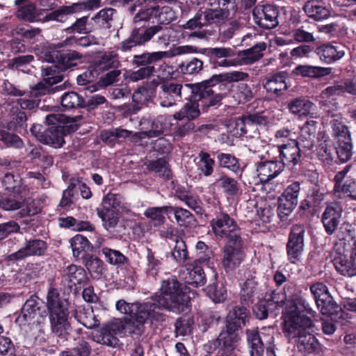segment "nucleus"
I'll return each instance as SVG.
<instances>
[{
  "mask_svg": "<svg viewBox=\"0 0 356 356\" xmlns=\"http://www.w3.org/2000/svg\"><path fill=\"white\" fill-rule=\"evenodd\" d=\"M189 296L182 291L177 280L168 278L164 280L161 287V295L155 300L144 303H134L132 318L145 323L147 319L155 321H163V315L161 308L168 311L180 313L188 307Z\"/></svg>",
  "mask_w": 356,
  "mask_h": 356,
  "instance_id": "1",
  "label": "nucleus"
},
{
  "mask_svg": "<svg viewBox=\"0 0 356 356\" xmlns=\"http://www.w3.org/2000/svg\"><path fill=\"white\" fill-rule=\"evenodd\" d=\"M305 312L311 315L315 313L302 298L298 297L287 303L282 314V331L289 340L297 339L313 327L312 320L302 314Z\"/></svg>",
  "mask_w": 356,
  "mask_h": 356,
  "instance_id": "2",
  "label": "nucleus"
},
{
  "mask_svg": "<svg viewBox=\"0 0 356 356\" xmlns=\"http://www.w3.org/2000/svg\"><path fill=\"white\" fill-rule=\"evenodd\" d=\"M47 307L49 314L51 330L58 336L63 335L70 327L67 301L60 298L56 289L52 288L47 296Z\"/></svg>",
  "mask_w": 356,
  "mask_h": 356,
  "instance_id": "3",
  "label": "nucleus"
},
{
  "mask_svg": "<svg viewBox=\"0 0 356 356\" xmlns=\"http://www.w3.org/2000/svg\"><path fill=\"white\" fill-rule=\"evenodd\" d=\"M45 119L47 123L52 126L46 129L44 144L58 148L65 143L64 137L70 131V128L72 131L76 129V127L72 125L69 126L68 124L79 121L82 119V116L76 115L70 118L60 113H53L47 115Z\"/></svg>",
  "mask_w": 356,
  "mask_h": 356,
  "instance_id": "4",
  "label": "nucleus"
},
{
  "mask_svg": "<svg viewBox=\"0 0 356 356\" xmlns=\"http://www.w3.org/2000/svg\"><path fill=\"white\" fill-rule=\"evenodd\" d=\"M259 332L257 330H247V339L252 356H261L266 346L268 356H275L273 347L274 330L271 327L264 328Z\"/></svg>",
  "mask_w": 356,
  "mask_h": 356,
  "instance_id": "5",
  "label": "nucleus"
},
{
  "mask_svg": "<svg viewBox=\"0 0 356 356\" xmlns=\"http://www.w3.org/2000/svg\"><path fill=\"white\" fill-rule=\"evenodd\" d=\"M121 203L120 195L108 193L104 197L102 207L97 209V215L106 229L114 227L118 224Z\"/></svg>",
  "mask_w": 356,
  "mask_h": 356,
  "instance_id": "6",
  "label": "nucleus"
},
{
  "mask_svg": "<svg viewBox=\"0 0 356 356\" xmlns=\"http://www.w3.org/2000/svg\"><path fill=\"white\" fill-rule=\"evenodd\" d=\"M214 235L220 238L233 241L241 238L240 228L236 222L228 214L222 213L217 215L211 221Z\"/></svg>",
  "mask_w": 356,
  "mask_h": 356,
  "instance_id": "7",
  "label": "nucleus"
},
{
  "mask_svg": "<svg viewBox=\"0 0 356 356\" xmlns=\"http://www.w3.org/2000/svg\"><path fill=\"white\" fill-rule=\"evenodd\" d=\"M100 6V0H85L73 3L69 6H62L47 15V20L56 21L60 23L65 22L68 16L80 13L84 10L97 8Z\"/></svg>",
  "mask_w": 356,
  "mask_h": 356,
  "instance_id": "8",
  "label": "nucleus"
},
{
  "mask_svg": "<svg viewBox=\"0 0 356 356\" xmlns=\"http://www.w3.org/2000/svg\"><path fill=\"white\" fill-rule=\"evenodd\" d=\"M305 229L302 225L292 227L286 243L288 260L292 264L300 261L305 249Z\"/></svg>",
  "mask_w": 356,
  "mask_h": 356,
  "instance_id": "9",
  "label": "nucleus"
},
{
  "mask_svg": "<svg viewBox=\"0 0 356 356\" xmlns=\"http://www.w3.org/2000/svg\"><path fill=\"white\" fill-rule=\"evenodd\" d=\"M60 81L59 76H48L42 81L38 83L30 92L29 98L20 99L17 101L22 110H33L38 106V100L36 98L44 95L54 90L51 86Z\"/></svg>",
  "mask_w": 356,
  "mask_h": 356,
  "instance_id": "10",
  "label": "nucleus"
},
{
  "mask_svg": "<svg viewBox=\"0 0 356 356\" xmlns=\"http://www.w3.org/2000/svg\"><path fill=\"white\" fill-rule=\"evenodd\" d=\"M241 238L228 241L222 249V266L228 272L238 266L244 259Z\"/></svg>",
  "mask_w": 356,
  "mask_h": 356,
  "instance_id": "11",
  "label": "nucleus"
},
{
  "mask_svg": "<svg viewBox=\"0 0 356 356\" xmlns=\"http://www.w3.org/2000/svg\"><path fill=\"white\" fill-rule=\"evenodd\" d=\"M214 80H218L217 75L213 76L211 79L197 84L194 89L195 99L199 100L201 108L203 111L218 105L222 100V95L219 93H214L211 86Z\"/></svg>",
  "mask_w": 356,
  "mask_h": 356,
  "instance_id": "12",
  "label": "nucleus"
},
{
  "mask_svg": "<svg viewBox=\"0 0 356 356\" xmlns=\"http://www.w3.org/2000/svg\"><path fill=\"white\" fill-rule=\"evenodd\" d=\"M265 154L259 156L263 161L257 163V175L261 182L265 183L274 179L284 170V164L275 159L273 154L268 159L266 149Z\"/></svg>",
  "mask_w": 356,
  "mask_h": 356,
  "instance_id": "13",
  "label": "nucleus"
},
{
  "mask_svg": "<svg viewBox=\"0 0 356 356\" xmlns=\"http://www.w3.org/2000/svg\"><path fill=\"white\" fill-rule=\"evenodd\" d=\"M348 167L338 172L334 178L333 195L338 198L350 197L356 200V179L346 177Z\"/></svg>",
  "mask_w": 356,
  "mask_h": 356,
  "instance_id": "14",
  "label": "nucleus"
},
{
  "mask_svg": "<svg viewBox=\"0 0 356 356\" xmlns=\"http://www.w3.org/2000/svg\"><path fill=\"white\" fill-rule=\"evenodd\" d=\"M279 11L273 5H258L252 11L253 19L255 24L263 29H273L278 24L277 17Z\"/></svg>",
  "mask_w": 356,
  "mask_h": 356,
  "instance_id": "15",
  "label": "nucleus"
},
{
  "mask_svg": "<svg viewBox=\"0 0 356 356\" xmlns=\"http://www.w3.org/2000/svg\"><path fill=\"white\" fill-rule=\"evenodd\" d=\"M297 143H291V145L284 146L279 149L275 147H270V145L264 146V149H266L268 159L270 158V154L279 153L280 161L284 164V167L286 165H295L300 159V152L302 149L297 145Z\"/></svg>",
  "mask_w": 356,
  "mask_h": 356,
  "instance_id": "16",
  "label": "nucleus"
},
{
  "mask_svg": "<svg viewBox=\"0 0 356 356\" xmlns=\"http://www.w3.org/2000/svg\"><path fill=\"white\" fill-rule=\"evenodd\" d=\"M300 184L294 181L287 186L280 198L278 211L280 215L289 216L295 209L298 202Z\"/></svg>",
  "mask_w": 356,
  "mask_h": 356,
  "instance_id": "17",
  "label": "nucleus"
},
{
  "mask_svg": "<svg viewBox=\"0 0 356 356\" xmlns=\"http://www.w3.org/2000/svg\"><path fill=\"white\" fill-rule=\"evenodd\" d=\"M125 321L114 319L106 325L97 337V342L108 346H115L118 343L117 335L124 334Z\"/></svg>",
  "mask_w": 356,
  "mask_h": 356,
  "instance_id": "18",
  "label": "nucleus"
},
{
  "mask_svg": "<svg viewBox=\"0 0 356 356\" xmlns=\"http://www.w3.org/2000/svg\"><path fill=\"white\" fill-rule=\"evenodd\" d=\"M287 108L290 113L298 119L317 118L316 106L309 99L304 97L291 99L287 103Z\"/></svg>",
  "mask_w": 356,
  "mask_h": 356,
  "instance_id": "19",
  "label": "nucleus"
},
{
  "mask_svg": "<svg viewBox=\"0 0 356 356\" xmlns=\"http://www.w3.org/2000/svg\"><path fill=\"white\" fill-rule=\"evenodd\" d=\"M82 58V55L76 51H69L67 52L60 51H53L50 53L48 62L53 65L49 67L51 70L52 67H57L60 71H65L68 68L75 66L77 61Z\"/></svg>",
  "mask_w": 356,
  "mask_h": 356,
  "instance_id": "20",
  "label": "nucleus"
},
{
  "mask_svg": "<svg viewBox=\"0 0 356 356\" xmlns=\"http://www.w3.org/2000/svg\"><path fill=\"white\" fill-rule=\"evenodd\" d=\"M150 122L151 129L149 130L138 132L134 135L136 141L137 139L159 137L172 127L171 117L167 115H159L150 120Z\"/></svg>",
  "mask_w": 356,
  "mask_h": 356,
  "instance_id": "21",
  "label": "nucleus"
},
{
  "mask_svg": "<svg viewBox=\"0 0 356 356\" xmlns=\"http://www.w3.org/2000/svg\"><path fill=\"white\" fill-rule=\"evenodd\" d=\"M342 213L339 204L332 202L328 204L323 215L321 221L327 234H332L338 227Z\"/></svg>",
  "mask_w": 356,
  "mask_h": 356,
  "instance_id": "22",
  "label": "nucleus"
},
{
  "mask_svg": "<svg viewBox=\"0 0 356 356\" xmlns=\"http://www.w3.org/2000/svg\"><path fill=\"white\" fill-rule=\"evenodd\" d=\"M316 53L321 60L332 63L341 59L345 54V47L337 42L325 43L316 49Z\"/></svg>",
  "mask_w": 356,
  "mask_h": 356,
  "instance_id": "23",
  "label": "nucleus"
},
{
  "mask_svg": "<svg viewBox=\"0 0 356 356\" xmlns=\"http://www.w3.org/2000/svg\"><path fill=\"white\" fill-rule=\"evenodd\" d=\"M211 251H208L203 257L200 256L198 259L192 265H188L186 270L188 271V277H185L186 282L188 284L198 286H202L206 282L205 274L198 263H206L211 257Z\"/></svg>",
  "mask_w": 356,
  "mask_h": 356,
  "instance_id": "24",
  "label": "nucleus"
},
{
  "mask_svg": "<svg viewBox=\"0 0 356 356\" xmlns=\"http://www.w3.org/2000/svg\"><path fill=\"white\" fill-rule=\"evenodd\" d=\"M47 248L46 242L42 240H31L26 243L24 247L10 254V259L11 260H18L30 256H40L44 254Z\"/></svg>",
  "mask_w": 356,
  "mask_h": 356,
  "instance_id": "25",
  "label": "nucleus"
},
{
  "mask_svg": "<svg viewBox=\"0 0 356 356\" xmlns=\"http://www.w3.org/2000/svg\"><path fill=\"white\" fill-rule=\"evenodd\" d=\"M183 86L179 83H164L161 86L159 97L161 106L170 107L175 104V101L181 97Z\"/></svg>",
  "mask_w": 356,
  "mask_h": 356,
  "instance_id": "26",
  "label": "nucleus"
},
{
  "mask_svg": "<svg viewBox=\"0 0 356 356\" xmlns=\"http://www.w3.org/2000/svg\"><path fill=\"white\" fill-rule=\"evenodd\" d=\"M63 277L70 288L84 286L88 281L85 270L81 266L74 264L68 266L63 270Z\"/></svg>",
  "mask_w": 356,
  "mask_h": 356,
  "instance_id": "27",
  "label": "nucleus"
},
{
  "mask_svg": "<svg viewBox=\"0 0 356 356\" xmlns=\"http://www.w3.org/2000/svg\"><path fill=\"white\" fill-rule=\"evenodd\" d=\"M303 10L309 18L316 21H322L330 16V10L323 0L307 1Z\"/></svg>",
  "mask_w": 356,
  "mask_h": 356,
  "instance_id": "28",
  "label": "nucleus"
},
{
  "mask_svg": "<svg viewBox=\"0 0 356 356\" xmlns=\"http://www.w3.org/2000/svg\"><path fill=\"white\" fill-rule=\"evenodd\" d=\"M39 300L37 296H31L24 304L21 312L16 318L19 325L31 323L39 315Z\"/></svg>",
  "mask_w": 356,
  "mask_h": 356,
  "instance_id": "29",
  "label": "nucleus"
},
{
  "mask_svg": "<svg viewBox=\"0 0 356 356\" xmlns=\"http://www.w3.org/2000/svg\"><path fill=\"white\" fill-rule=\"evenodd\" d=\"M332 262L335 269L342 275L353 277L356 275V262L348 256L335 252L332 256Z\"/></svg>",
  "mask_w": 356,
  "mask_h": 356,
  "instance_id": "30",
  "label": "nucleus"
},
{
  "mask_svg": "<svg viewBox=\"0 0 356 356\" xmlns=\"http://www.w3.org/2000/svg\"><path fill=\"white\" fill-rule=\"evenodd\" d=\"M194 93L191 99L185 103L182 108L173 115L174 119L177 120H188L189 121L193 120L197 118L200 115V107L199 100L195 99V90H193Z\"/></svg>",
  "mask_w": 356,
  "mask_h": 356,
  "instance_id": "31",
  "label": "nucleus"
},
{
  "mask_svg": "<svg viewBox=\"0 0 356 356\" xmlns=\"http://www.w3.org/2000/svg\"><path fill=\"white\" fill-rule=\"evenodd\" d=\"M318 157L323 162L330 163L334 159L335 154V147L332 141L329 138L328 135L323 131L318 133Z\"/></svg>",
  "mask_w": 356,
  "mask_h": 356,
  "instance_id": "32",
  "label": "nucleus"
},
{
  "mask_svg": "<svg viewBox=\"0 0 356 356\" xmlns=\"http://www.w3.org/2000/svg\"><path fill=\"white\" fill-rule=\"evenodd\" d=\"M234 326L227 324L217 339L218 344L220 346L222 345L225 348L223 351L227 353L234 350L238 341V337L236 332L238 329Z\"/></svg>",
  "mask_w": 356,
  "mask_h": 356,
  "instance_id": "33",
  "label": "nucleus"
},
{
  "mask_svg": "<svg viewBox=\"0 0 356 356\" xmlns=\"http://www.w3.org/2000/svg\"><path fill=\"white\" fill-rule=\"evenodd\" d=\"M249 316L248 309L244 306L235 307L227 316V324L235 325L238 329L244 325Z\"/></svg>",
  "mask_w": 356,
  "mask_h": 356,
  "instance_id": "34",
  "label": "nucleus"
},
{
  "mask_svg": "<svg viewBox=\"0 0 356 356\" xmlns=\"http://www.w3.org/2000/svg\"><path fill=\"white\" fill-rule=\"evenodd\" d=\"M171 55L168 51H156L152 53H144L140 55H135L133 58V63L137 66H147L152 63L162 60L163 58H169Z\"/></svg>",
  "mask_w": 356,
  "mask_h": 356,
  "instance_id": "35",
  "label": "nucleus"
},
{
  "mask_svg": "<svg viewBox=\"0 0 356 356\" xmlns=\"http://www.w3.org/2000/svg\"><path fill=\"white\" fill-rule=\"evenodd\" d=\"M294 73L305 77L318 78L330 74L331 68L300 65L294 69Z\"/></svg>",
  "mask_w": 356,
  "mask_h": 356,
  "instance_id": "36",
  "label": "nucleus"
},
{
  "mask_svg": "<svg viewBox=\"0 0 356 356\" xmlns=\"http://www.w3.org/2000/svg\"><path fill=\"white\" fill-rule=\"evenodd\" d=\"M84 264L93 278H100L106 272V265L99 257L94 255H88L84 261Z\"/></svg>",
  "mask_w": 356,
  "mask_h": 356,
  "instance_id": "37",
  "label": "nucleus"
},
{
  "mask_svg": "<svg viewBox=\"0 0 356 356\" xmlns=\"http://www.w3.org/2000/svg\"><path fill=\"white\" fill-rule=\"evenodd\" d=\"M266 49V44L265 42H259L252 48L244 50L241 53V65L252 64L263 56V51Z\"/></svg>",
  "mask_w": 356,
  "mask_h": 356,
  "instance_id": "38",
  "label": "nucleus"
},
{
  "mask_svg": "<svg viewBox=\"0 0 356 356\" xmlns=\"http://www.w3.org/2000/svg\"><path fill=\"white\" fill-rule=\"evenodd\" d=\"M73 256L76 258L83 257V254L92 249L91 244L88 238L83 235L76 234L70 239Z\"/></svg>",
  "mask_w": 356,
  "mask_h": 356,
  "instance_id": "39",
  "label": "nucleus"
},
{
  "mask_svg": "<svg viewBox=\"0 0 356 356\" xmlns=\"http://www.w3.org/2000/svg\"><path fill=\"white\" fill-rule=\"evenodd\" d=\"M264 87L268 92L280 95L288 88L286 77L282 74H275L270 77L264 84Z\"/></svg>",
  "mask_w": 356,
  "mask_h": 356,
  "instance_id": "40",
  "label": "nucleus"
},
{
  "mask_svg": "<svg viewBox=\"0 0 356 356\" xmlns=\"http://www.w3.org/2000/svg\"><path fill=\"white\" fill-rule=\"evenodd\" d=\"M195 161L196 162L197 168L201 174L205 177L211 175L213 172L215 161L209 153L201 151Z\"/></svg>",
  "mask_w": 356,
  "mask_h": 356,
  "instance_id": "41",
  "label": "nucleus"
},
{
  "mask_svg": "<svg viewBox=\"0 0 356 356\" xmlns=\"http://www.w3.org/2000/svg\"><path fill=\"white\" fill-rule=\"evenodd\" d=\"M258 295L257 282L254 277H248L241 284V298L247 303L252 302Z\"/></svg>",
  "mask_w": 356,
  "mask_h": 356,
  "instance_id": "42",
  "label": "nucleus"
},
{
  "mask_svg": "<svg viewBox=\"0 0 356 356\" xmlns=\"http://www.w3.org/2000/svg\"><path fill=\"white\" fill-rule=\"evenodd\" d=\"M316 304L323 315L331 316L337 313V315L340 314V316L343 317L344 314L331 296L318 300Z\"/></svg>",
  "mask_w": 356,
  "mask_h": 356,
  "instance_id": "43",
  "label": "nucleus"
},
{
  "mask_svg": "<svg viewBox=\"0 0 356 356\" xmlns=\"http://www.w3.org/2000/svg\"><path fill=\"white\" fill-rule=\"evenodd\" d=\"M298 136L293 129H281L276 131L275 135V141L276 143L275 148H280L284 146L291 145V143H296Z\"/></svg>",
  "mask_w": 356,
  "mask_h": 356,
  "instance_id": "44",
  "label": "nucleus"
},
{
  "mask_svg": "<svg viewBox=\"0 0 356 356\" xmlns=\"http://www.w3.org/2000/svg\"><path fill=\"white\" fill-rule=\"evenodd\" d=\"M2 183L7 191L14 193L23 194L26 189V186L22 183V179L13 174H6Z\"/></svg>",
  "mask_w": 356,
  "mask_h": 356,
  "instance_id": "45",
  "label": "nucleus"
},
{
  "mask_svg": "<svg viewBox=\"0 0 356 356\" xmlns=\"http://www.w3.org/2000/svg\"><path fill=\"white\" fill-rule=\"evenodd\" d=\"M297 347L298 350L303 353H312L317 346V340L312 334L309 330H307L304 334L297 337Z\"/></svg>",
  "mask_w": 356,
  "mask_h": 356,
  "instance_id": "46",
  "label": "nucleus"
},
{
  "mask_svg": "<svg viewBox=\"0 0 356 356\" xmlns=\"http://www.w3.org/2000/svg\"><path fill=\"white\" fill-rule=\"evenodd\" d=\"M24 204V197L22 194L11 195L0 198V208L6 211L22 210Z\"/></svg>",
  "mask_w": 356,
  "mask_h": 356,
  "instance_id": "47",
  "label": "nucleus"
},
{
  "mask_svg": "<svg viewBox=\"0 0 356 356\" xmlns=\"http://www.w3.org/2000/svg\"><path fill=\"white\" fill-rule=\"evenodd\" d=\"M46 199V197L42 196L26 202H24L23 208L19 211V214L21 217L38 214L42 211Z\"/></svg>",
  "mask_w": 356,
  "mask_h": 356,
  "instance_id": "48",
  "label": "nucleus"
},
{
  "mask_svg": "<svg viewBox=\"0 0 356 356\" xmlns=\"http://www.w3.org/2000/svg\"><path fill=\"white\" fill-rule=\"evenodd\" d=\"M77 321L88 329H93L98 326L99 321L90 309H80L76 314Z\"/></svg>",
  "mask_w": 356,
  "mask_h": 356,
  "instance_id": "49",
  "label": "nucleus"
},
{
  "mask_svg": "<svg viewBox=\"0 0 356 356\" xmlns=\"http://www.w3.org/2000/svg\"><path fill=\"white\" fill-rule=\"evenodd\" d=\"M217 182L223 192L228 196L234 197L239 192V186L237 181L227 175H222Z\"/></svg>",
  "mask_w": 356,
  "mask_h": 356,
  "instance_id": "50",
  "label": "nucleus"
},
{
  "mask_svg": "<svg viewBox=\"0 0 356 356\" xmlns=\"http://www.w3.org/2000/svg\"><path fill=\"white\" fill-rule=\"evenodd\" d=\"M161 30L159 26H153L146 29H134L131 32L133 38L135 39L138 45L144 44Z\"/></svg>",
  "mask_w": 356,
  "mask_h": 356,
  "instance_id": "51",
  "label": "nucleus"
},
{
  "mask_svg": "<svg viewBox=\"0 0 356 356\" xmlns=\"http://www.w3.org/2000/svg\"><path fill=\"white\" fill-rule=\"evenodd\" d=\"M102 252L106 261L111 265L120 266L128 261L127 258L119 250L104 247L102 249Z\"/></svg>",
  "mask_w": 356,
  "mask_h": 356,
  "instance_id": "52",
  "label": "nucleus"
},
{
  "mask_svg": "<svg viewBox=\"0 0 356 356\" xmlns=\"http://www.w3.org/2000/svg\"><path fill=\"white\" fill-rule=\"evenodd\" d=\"M330 124L335 136L347 138H350L348 127L344 125L341 114L334 113L331 115Z\"/></svg>",
  "mask_w": 356,
  "mask_h": 356,
  "instance_id": "53",
  "label": "nucleus"
},
{
  "mask_svg": "<svg viewBox=\"0 0 356 356\" xmlns=\"http://www.w3.org/2000/svg\"><path fill=\"white\" fill-rule=\"evenodd\" d=\"M201 54L209 57L211 60L227 58L234 56V51L231 48L213 47L201 49Z\"/></svg>",
  "mask_w": 356,
  "mask_h": 356,
  "instance_id": "54",
  "label": "nucleus"
},
{
  "mask_svg": "<svg viewBox=\"0 0 356 356\" xmlns=\"http://www.w3.org/2000/svg\"><path fill=\"white\" fill-rule=\"evenodd\" d=\"M149 170L154 171L158 173L160 177L165 179H170L172 176L171 171L169 168L167 161L164 159H159L155 161H150L147 165Z\"/></svg>",
  "mask_w": 356,
  "mask_h": 356,
  "instance_id": "55",
  "label": "nucleus"
},
{
  "mask_svg": "<svg viewBox=\"0 0 356 356\" xmlns=\"http://www.w3.org/2000/svg\"><path fill=\"white\" fill-rule=\"evenodd\" d=\"M115 10L106 8L101 10L92 17V20L102 29H109L111 26Z\"/></svg>",
  "mask_w": 356,
  "mask_h": 356,
  "instance_id": "56",
  "label": "nucleus"
},
{
  "mask_svg": "<svg viewBox=\"0 0 356 356\" xmlns=\"http://www.w3.org/2000/svg\"><path fill=\"white\" fill-rule=\"evenodd\" d=\"M229 15V10L226 8L218 9L211 7V8L206 10V17L209 19L210 24H220L225 22L228 19Z\"/></svg>",
  "mask_w": 356,
  "mask_h": 356,
  "instance_id": "57",
  "label": "nucleus"
},
{
  "mask_svg": "<svg viewBox=\"0 0 356 356\" xmlns=\"http://www.w3.org/2000/svg\"><path fill=\"white\" fill-rule=\"evenodd\" d=\"M155 18L161 24H168L177 18L175 10L168 6H155Z\"/></svg>",
  "mask_w": 356,
  "mask_h": 356,
  "instance_id": "58",
  "label": "nucleus"
},
{
  "mask_svg": "<svg viewBox=\"0 0 356 356\" xmlns=\"http://www.w3.org/2000/svg\"><path fill=\"white\" fill-rule=\"evenodd\" d=\"M169 212L168 207H150L144 213V215L154 222L155 226L163 224L165 221L164 213Z\"/></svg>",
  "mask_w": 356,
  "mask_h": 356,
  "instance_id": "59",
  "label": "nucleus"
},
{
  "mask_svg": "<svg viewBox=\"0 0 356 356\" xmlns=\"http://www.w3.org/2000/svg\"><path fill=\"white\" fill-rule=\"evenodd\" d=\"M217 159L221 168H227L234 172H237L240 170L238 159L230 154L218 153Z\"/></svg>",
  "mask_w": 356,
  "mask_h": 356,
  "instance_id": "60",
  "label": "nucleus"
},
{
  "mask_svg": "<svg viewBox=\"0 0 356 356\" xmlns=\"http://www.w3.org/2000/svg\"><path fill=\"white\" fill-rule=\"evenodd\" d=\"M152 92L146 88H138L132 96L135 111H139L152 98Z\"/></svg>",
  "mask_w": 356,
  "mask_h": 356,
  "instance_id": "61",
  "label": "nucleus"
},
{
  "mask_svg": "<svg viewBox=\"0 0 356 356\" xmlns=\"http://www.w3.org/2000/svg\"><path fill=\"white\" fill-rule=\"evenodd\" d=\"M335 153H337L341 162H347L353 155V146L350 143V138L347 137L344 140H339L338 147L335 148Z\"/></svg>",
  "mask_w": 356,
  "mask_h": 356,
  "instance_id": "62",
  "label": "nucleus"
},
{
  "mask_svg": "<svg viewBox=\"0 0 356 356\" xmlns=\"http://www.w3.org/2000/svg\"><path fill=\"white\" fill-rule=\"evenodd\" d=\"M0 141L7 147L22 149L24 144L22 138L17 135L0 129Z\"/></svg>",
  "mask_w": 356,
  "mask_h": 356,
  "instance_id": "63",
  "label": "nucleus"
},
{
  "mask_svg": "<svg viewBox=\"0 0 356 356\" xmlns=\"http://www.w3.org/2000/svg\"><path fill=\"white\" fill-rule=\"evenodd\" d=\"M179 68L184 74H197L203 69V62L197 58H193L186 63L180 64Z\"/></svg>",
  "mask_w": 356,
  "mask_h": 356,
  "instance_id": "64",
  "label": "nucleus"
}]
</instances>
